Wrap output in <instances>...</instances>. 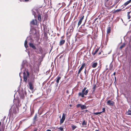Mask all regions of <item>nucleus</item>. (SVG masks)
Listing matches in <instances>:
<instances>
[{
  "instance_id": "1",
  "label": "nucleus",
  "mask_w": 131,
  "mask_h": 131,
  "mask_svg": "<svg viewBox=\"0 0 131 131\" xmlns=\"http://www.w3.org/2000/svg\"><path fill=\"white\" fill-rule=\"evenodd\" d=\"M28 62L26 60H23L21 64V70H23V78L25 82H27V77L29 76L28 69Z\"/></svg>"
},
{
  "instance_id": "2",
  "label": "nucleus",
  "mask_w": 131,
  "mask_h": 131,
  "mask_svg": "<svg viewBox=\"0 0 131 131\" xmlns=\"http://www.w3.org/2000/svg\"><path fill=\"white\" fill-rule=\"evenodd\" d=\"M35 77H32L29 82V88L31 91L34 90V86L35 84Z\"/></svg>"
},
{
  "instance_id": "3",
  "label": "nucleus",
  "mask_w": 131,
  "mask_h": 131,
  "mask_svg": "<svg viewBox=\"0 0 131 131\" xmlns=\"http://www.w3.org/2000/svg\"><path fill=\"white\" fill-rule=\"evenodd\" d=\"M85 63H84L82 64L81 66V67L80 68V69L79 70L78 73V74H79L80 73V72L83 69L84 67L85 66Z\"/></svg>"
},
{
  "instance_id": "4",
  "label": "nucleus",
  "mask_w": 131,
  "mask_h": 131,
  "mask_svg": "<svg viewBox=\"0 0 131 131\" xmlns=\"http://www.w3.org/2000/svg\"><path fill=\"white\" fill-rule=\"evenodd\" d=\"M107 105L110 106H113L114 104V102L110 100H108L107 102Z\"/></svg>"
},
{
  "instance_id": "5",
  "label": "nucleus",
  "mask_w": 131,
  "mask_h": 131,
  "mask_svg": "<svg viewBox=\"0 0 131 131\" xmlns=\"http://www.w3.org/2000/svg\"><path fill=\"white\" fill-rule=\"evenodd\" d=\"M30 23L31 24L36 25L37 24V20L36 19H33L30 22Z\"/></svg>"
},
{
  "instance_id": "6",
  "label": "nucleus",
  "mask_w": 131,
  "mask_h": 131,
  "mask_svg": "<svg viewBox=\"0 0 131 131\" xmlns=\"http://www.w3.org/2000/svg\"><path fill=\"white\" fill-rule=\"evenodd\" d=\"M84 16H83L79 20L78 24V26L81 25V24L82 20H83V19H84Z\"/></svg>"
},
{
  "instance_id": "7",
  "label": "nucleus",
  "mask_w": 131,
  "mask_h": 131,
  "mask_svg": "<svg viewBox=\"0 0 131 131\" xmlns=\"http://www.w3.org/2000/svg\"><path fill=\"white\" fill-rule=\"evenodd\" d=\"M29 45L30 47L32 48L33 49H36V47L33 43H29Z\"/></svg>"
},
{
  "instance_id": "8",
  "label": "nucleus",
  "mask_w": 131,
  "mask_h": 131,
  "mask_svg": "<svg viewBox=\"0 0 131 131\" xmlns=\"http://www.w3.org/2000/svg\"><path fill=\"white\" fill-rule=\"evenodd\" d=\"M61 79V77H59V76H58L57 77V78H56V83H57V84H56V85L57 86H58V84L59 82V81Z\"/></svg>"
},
{
  "instance_id": "9",
  "label": "nucleus",
  "mask_w": 131,
  "mask_h": 131,
  "mask_svg": "<svg viewBox=\"0 0 131 131\" xmlns=\"http://www.w3.org/2000/svg\"><path fill=\"white\" fill-rule=\"evenodd\" d=\"M18 111V108L16 107V108H14L13 109V113L14 114L17 113Z\"/></svg>"
},
{
  "instance_id": "10",
  "label": "nucleus",
  "mask_w": 131,
  "mask_h": 131,
  "mask_svg": "<svg viewBox=\"0 0 131 131\" xmlns=\"http://www.w3.org/2000/svg\"><path fill=\"white\" fill-rule=\"evenodd\" d=\"M78 95L79 96H81L82 97H84V94L82 91L81 92H80L78 94Z\"/></svg>"
},
{
  "instance_id": "11",
  "label": "nucleus",
  "mask_w": 131,
  "mask_h": 131,
  "mask_svg": "<svg viewBox=\"0 0 131 131\" xmlns=\"http://www.w3.org/2000/svg\"><path fill=\"white\" fill-rule=\"evenodd\" d=\"M37 113H36L33 119V121L34 123H35V122L36 121H37V120L36 119L37 118Z\"/></svg>"
},
{
  "instance_id": "12",
  "label": "nucleus",
  "mask_w": 131,
  "mask_h": 131,
  "mask_svg": "<svg viewBox=\"0 0 131 131\" xmlns=\"http://www.w3.org/2000/svg\"><path fill=\"white\" fill-rule=\"evenodd\" d=\"M29 38L28 37H27V40H26L25 42V43H24V46H25V48H27V47H28V46H27V40Z\"/></svg>"
},
{
  "instance_id": "13",
  "label": "nucleus",
  "mask_w": 131,
  "mask_h": 131,
  "mask_svg": "<svg viewBox=\"0 0 131 131\" xmlns=\"http://www.w3.org/2000/svg\"><path fill=\"white\" fill-rule=\"evenodd\" d=\"M97 62H94L93 63L92 65V67L93 68H95L97 65Z\"/></svg>"
},
{
  "instance_id": "14",
  "label": "nucleus",
  "mask_w": 131,
  "mask_h": 131,
  "mask_svg": "<svg viewBox=\"0 0 131 131\" xmlns=\"http://www.w3.org/2000/svg\"><path fill=\"white\" fill-rule=\"evenodd\" d=\"M36 10L35 9L32 10V13L34 15L35 17H36Z\"/></svg>"
},
{
  "instance_id": "15",
  "label": "nucleus",
  "mask_w": 131,
  "mask_h": 131,
  "mask_svg": "<svg viewBox=\"0 0 131 131\" xmlns=\"http://www.w3.org/2000/svg\"><path fill=\"white\" fill-rule=\"evenodd\" d=\"M65 40H60V45H63L64 43Z\"/></svg>"
},
{
  "instance_id": "16",
  "label": "nucleus",
  "mask_w": 131,
  "mask_h": 131,
  "mask_svg": "<svg viewBox=\"0 0 131 131\" xmlns=\"http://www.w3.org/2000/svg\"><path fill=\"white\" fill-rule=\"evenodd\" d=\"M21 105L20 101L19 100H18L17 103H16V105L17 106H20Z\"/></svg>"
},
{
  "instance_id": "17",
  "label": "nucleus",
  "mask_w": 131,
  "mask_h": 131,
  "mask_svg": "<svg viewBox=\"0 0 131 131\" xmlns=\"http://www.w3.org/2000/svg\"><path fill=\"white\" fill-rule=\"evenodd\" d=\"M131 2V0H129L127 2H126L124 4V5L125 6H126L129 3H130Z\"/></svg>"
},
{
  "instance_id": "18",
  "label": "nucleus",
  "mask_w": 131,
  "mask_h": 131,
  "mask_svg": "<svg viewBox=\"0 0 131 131\" xmlns=\"http://www.w3.org/2000/svg\"><path fill=\"white\" fill-rule=\"evenodd\" d=\"M111 27H108L107 28V34L110 33L111 32Z\"/></svg>"
},
{
  "instance_id": "19",
  "label": "nucleus",
  "mask_w": 131,
  "mask_h": 131,
  "mask_svg": "<svg viewBox=\"0 0 131 131\" xmlns=\"http://www.w3.org/2000/svg\"><path fill=\"white\" fill-rule=\"evenodd\" d=\"M81 108L83 110L86 108V106L82 104L81 106Z\"/></svg>"
},
{
  "instance_id": "20",
  "label": "nucleus",
  "mask_w": 131,
  "mask_h": 131,
  "mask_svg": "<svg viewBox=\"0 0 131 131\" xmlns=\"http://www.w3.org/2000/svg\"><path fill=\"white\" fill-rule=\"evenodd\" d=\"M99 50V48H96V50L94 52L92 53V54L93 56H94L97 52Z\"/></svg>"
},
{
  "instance_id": "21",
  "label": "nucleus",
  "mask_w": 131,
  "mask_h": 131,
  "mask_svg": "<svg viewBox=\"0 0 131 131\" xmlns=\"http://www.w3.org/2000/svg\"><path fill=\"white\" fill-rule=\"evenodd\" d=\"M113 62V61L112 62L110 63V69L111 70H112V68L113 67V64H112V62Z\"/></svg>"
},
{
  "instance_id": "22",
  "label": "nucleus",
  "mask_w": 131,
  "mask_h": 131,
  "mask_svg": "<svg viewBox=\"0 0 131 131\" xmlns=\"http://www.w3.org/2000/svg\"><path fill=\"white\" fill-rule=\"evenodd\" d=\"M89 91V90L88 89H87L86 90V91H85V92H83V93L84 95H86L87 94Z\"/></svg>"
},
{
  "instance_id": "23",
  "label": "nucleus",
  "mask_w": 131,
  "mask_h": 131,
  "mask_svg": "<svg viewBox=\"0 0 131 131\" xmlns=\"http://www.w3.org/2000/svg\"><path fill=\"white\" fill-rule=\"evenodd\" d=\"M102 112H95L94 113V114L95 115H98L99 114H100Z\"/></svg>"
},
{
  "instance_id": "24",
  "label": "nucleus",
  "mask_w": 131,
  "mask_h": 131,
  "mask_svg": "<svg viewBox=\"0 0 131 131\" xmlns=\"http://www.w3.org/2000/svg\"><path fill=\"white\" fill-rule=\"evenodd\" d=\"M96 85L95 84L93 88V92H94L96 89Z\"/></svg>"
},
{
  "instance_id": "25",
  "label": "nucleus",
  "mask_w": 131,
  "mask_h": 131,
  "mask_svg": "<svg viewBox=\"0 0 131 131\" xmlns=\"http://www.w3.org/2000/svg\"><path fill=\"white\" fill-rule=\"evenodd\" d=\"M65 119H63V118H61V119H60V124H62V123H63L64 121L65 120Z\"/></svg>"
},
{
  "instance_id": "26",
  "label": "nucleus",
  "mask_w": 131,
  "mask_h": 131,
  "mask_svg": "<svg viewBox=\"0 0 131 131\" xmlns=\"http://www.w3.org/2000/svg\"><path fill=\"white\" fill-rule=\"evenodd\" d=\"M125 46V43H123L122 45L120 47V48L121 49H122L123 47H124Z\"/></svg>"
},
{
  "instance_id": "27",
  "label": "nucleus",
  "mask_w": 131,
  "mask_h": 131,
  "mask_svg": "<svg viewBox=\"0 0 131 131\" xmlns=\"http://www.w3.org/2000/svg\"><path fill=\"white\" fill-rule=\"evenodd\" d=\"M41 15H38V20L39 21H40L41 20Z\"/></svg>"
},
{
  "instance_id": "28",
  "label": "nucleus",
  "mask_w": 131,
  "mask_h": 131,
  "mask_svg": "<svg viewBox=\"0 0 131 131\" xmlns=\"http://www.w3.org/2000/svg\"><path fill=\"white\" fill-rule=\"evenodd\" d=\"M77 127L76 126L74 125H73L72 126V130H74Z\"/></svg>"
},
{
  "instance_id": "29",
  "label": "nucleus",
  "mask_w": 131,
  "mask_h": 131,
  "mask_svg": "<svg viewBox=\"0 0 131 131\" xmlns=\"http://www.w3.org/2000/svg\"><path fill=\"white\" fill-rule=\"evenodd\" d=\"M83 125H86V122L85 120H84L82 123Z\"/></svg>"
},
{
  "instance_id": "30",
  "label": "nucleus",
  "mask_w": 131,
  "mask_h": 131,
  "mask_svg": "<svg viewBox=\"0 0 131 131\" xmlns=\"http://www.w3.org/2000/svg\"><path fill=\"white\" fill-rule=\"evenodd\" d=\"M127 114L128 115H131V111L129 110L127 112Z\"/></svg>"
},
{
  "instance_id": "31",
  "label": "nucleus",
  "mask_w": 131,
  "mask_h": 131,
  "mask_svg": "<svg viewBox=\"0 0 131 131\" xmlns=\"http://www.w3.org/2000/svg\"><path fill=\"white\" fill-rule=\"evenodd\" d=\"M82 104H77L76 105V107L77 108H79V107H81V106Z\"/></svg>"
},
{
  "instance_id": "32",
  "label": "nucleus",
  "mask_w": 131,
  "mask_h": 131,
  "mask_svg": "<svg viewBox=\"0 0 131 131\" xmlns=\"http://www.w3.org/2000/svg\"><path fill=\"white\" fill-rule=\"evenodd\" d=\"M62 118L65 119V115L64 113L63 114V115Z\"/></svg>"
},
{
  "instance_id": "33",
  "label": "nucleus",
  "mask_w": 131,
  "mask_h": 131,
  "mask_svg": "<svg viewBox=\"0 0 131 131\" xmlns=\"http://www.w3.org/2000/svg\"><path fill=\"white\" fill-rule=\"evenodd\" d=\"M86 88H86L84 87V88L83 89V90H82V92H85V91Z\"/></svg>"
},
{
  "instance_id": "34",
  "label": "nucleus",
  "mask_w": 131,
  "mask_h": 131,
  "mask_svg": "<svg viewBox=\"0 0 131 131\" xmlns=\"http://www.w3.org/2000/svg\"><path fill=\"white\" fill-rule=\"evenodd\" d=\"M58 129H60L61 131H62L63 130V128L62 127H60L58 128Z\"/></svg>"
},
{
  "instance_id": "35",
  "label": "nucleus",
  "mask_w": 131,
  "mask_h": 131,
  "mask_svg": "<svg viewBox=\"0 0 131 131\" xmlns=\"http://www.w3.org/2000/svg\"><path fill=\"white\" fill-rule=\"evenodd\" d=\"M121 10V9H118L116 10L115 11V12H119Z\"/></svg>"
},
{
  "instance_id": "36",
  "label": "nucleus",
  "mask_w": 131,
  "mask_h": 131,
  "mask_svg": "<svg viewBox=\"0 0 131 131\" xmlns=\"http://www.w3.org/2000/svg\"><path fill=\"white\" fill-rule=\"evenodd\" d=\"M103 111L102 112H104L105 111V108H104L102 109Z\"/></svg>"
},
{
  "instance_id": "37",
  "label": "nucleus",
  "mask_w": 131,
  "mask_h": 131,
  "mask_svg": "<svg viewBox=\"0 0 131 131\" xmlns=\"http://www.w3.org/2000/svg\"><path fill=\"white\" fill-rule=\"evenodd\" d=\"M128 19H130V16L129 15H127Z\"/></svg>"
},
{
  "instance_id": "38",
  "label": "nucleus",
  "mask_w": 131,
  "mask_h": 131,
  "mask_svg": "<svg viewBox=\"0 0 131 131\" xmlns=\"http://www.w3.org/2000/svg\"><path fill=\"white\" fill-rule=\"evenodd\" d=\"M75 23H76L75 21H74V22L73 23H74V26H73V27H75Z\"/></svg>"
},
{
  "instance_id": "39",
  "label": "nucleus",
  "mask_w": 131,
  "mask_h": 131,
  "mask_svg": "<svg viewBox=\"0 0 131 131\" xmlns=\"http://www.w3.org/2000/svg\"><path fill=\"white\" fill-rule=\"evenodd\" d=\"M130 13V12H127V15H129V14Z\"/></svg>"
},
{
  "instance_id": "40",
  "label": "nucleus",
  "mask_w": 131,
  "mask_h": 131,
  "mask_svg": "<svg viewBox=\"0 0 131 131\" xmlns=\"http://www.w3.org/2000/svg\"><path fill=\"white\" fill-rule=\"evenodd\" d=\"M86 69H85V71L84 72V73H85V75H86Z\"/></svg>"
},
{
  "instance_id": "41",
  "label": "nucleus",
  "mask_w": 131,
  "mask_h": 131,
  "mask_svg": "<svg viewBox=\"0 0 131 131\" xmlns=\"http://www.w3.org/2000/svg\"><path fill=\"white\" fill-rule=\"evenodd\" d=\"M46 131H51V130L50 129H48V130H46Z\"/></svg>"
},
{
  "instance_id": "42",
  "label": "nucleus",
  "mask_w": 131,
  "mask_h": 131,
  "mask_svg": "<svg viewBox=\"0 0 131 131\" xmlns=\"http://www.w3.org/2000/svg\"><path fill=\"white\" fill-rule=\"evenodd\" d=\"M115 72H114L113 73V75H115Z\"/></svg>"
},
{
  "instance_id": "43",
  "label": "nucleus",
  "mask_w": 131,
  "mask_h": 131,
  "mask_svg": "<svg viewBox=\"0 0 131 131\" xmlns=\"http://www.w3.org/2000/svg\"><path fill=\"white\" fill-rule=\"evenodd\" d=\"M29 1V0H25V2H27Z\"/></svg>"
},
{
  "instance_id": "44",
  "label": "nucleus",
  "mask_w": 131,
  "mask_h": 131,
  "mask_svg": "<svg viewBox=\"0 0 131 131\" xmlns=\"http://www.w3.org/2000/svg\"><path fill=\"white\" fill-rule=\"evenodd\" d=\"M109 0H105V1L106 2H107Z\"/></svg>"
},
{
  "instance_id": "45",
  "label": "nucleus",
  "mask_w": 131,
  "mask_h": 131,
  "mask_svg": "<svg viewBox=\"0 0 131 131\" xmlns=\"http://www.w3.org/2000/svg\"><path fill=\"white\" fill-rule=\"evenodd\" d=\"M45 36H47V34H45Z\"/></svg>"
},
{
  "instance_id": "46",
  "label": "nucleus",
  "mask_w": 131,
  "mask_h": 131,
  "mask_svg": "<svg viewBox=\"0 0 131 131\" xmlns=\"http://www.w3.org/2000/svg\"><path fill=\"white\" fill-rule=\"evenodd\" d=\"M101 52H100V53H99V54H101Z\"/></svg>"
},
{
  "instance_id": "47",
  "label": "nucleus",
  "mask_w": 131,
  "mask_h": 131,
  "mask_svg": "<svg viewBox=\"0 0 131 131\" xmlns=\"http://www.w3.org/2000/svg\"><path fill=\"white\" fill-rule=\"evenodd\" d=\"M33 131H37L36 130H34Z\"/></svg>"
},
{
  "instance_id": "48",
  "label": "nucleus",
  "mask_w": 131,
  "mask_h": 131,
  "mask_svg": "<svg viewBox=\"0 0 131 131\" xmlns=\"http://www.w3.org/2000/svg\"><path fill=\"white\" fill-rule=\"evenodd\" d=\"M95 131H99V130H96Z\"/></svg>"
},
{
  "instance_id": "49",
  "label": "nucleus",
  "mask_w": 131,
  "mask_h": 131,
  "mask_svg": "<svg viewBox=\"0 0 131 131\" xmlns=\"http://www.w3.org/2000/svg\"><path fill=\"white\" fill-rule=\"evenodd\" d=\"M25 108V107H23V109H24Z\"/></svg>"
},
{
  "instance_id": "50",
  "label": "nucleus",
  "mask_w": 131,
  "mask_h": 131,
  "mask_svg": "<svg viewBox=\"0 0 131 131\" xmlns=\"http://www.w3.org/2000/svg\"><path fill=\"white\" fill-rule=\"evenodd\" d=\"M19 73V75H20V73Z\"/></svg>"
},
{
  "instance_id": "51",
  "label": "nucleus",
  "mask_w": 131,
  "mask_h": 131,
  "mask_svg": "<svg viewBox=\"0 0 131 131\" xmlns=\"http://www.w3.org/2000/svg\"><path fill=\"white\" fill-rule=\"evenodd\" d=\"M13 102H14H14H15V100H14Z\"/></svg>"
},
{
  "instance_id": "52",
  "label": "nucleus",
  "mask_w": 131,
  "mask_h": 131,
  "mask_svg": "<svg viewBox=\"0 0 131 131\" xmlns=\"http://www.w3.org/2000/svg\"><path fill=\"white\" fill-rule=\"evenodd\" d=\"M0 131H1V130L0 129Z\"/></svg>"
},
{
  "instance_id": "53",
  "label": "nucleus",
  "mask_w": 131,
  "mask_h": 131,
  "mask_svg": "<svg viewBox=\"0 0 131 131\" xmlns=\"http://www.w3.org/2000/svg\"><path fill=\"white\" fill-rule=\"evenodd\" d=\"M118 1H119L120 0H118Z\"/></svg>"
},
{
  "instance_id": "54",
  "label": "nucleus",
  "mask_w": 131,
  "mask_h": 131,
  "mask_svg": "<svg viewBox=\"0 0 131 131\" xmlns=\"http://www.w3.org/2000/svg\"><path fill=\"white\" fill-rule=\"evenodd\" d=\"M62 131H64L63 130Z\"/></svg>"
}]
</instances>
